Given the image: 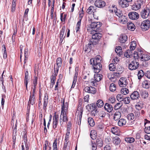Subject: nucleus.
Wrapping results in <instances>:
<instances>
[{
    "label": "nucleus",
    "mask_w": 150,
    "mask_h": 150,
    "mask_svg": "<svg viewBox=\"0 0 150 150\" xmlns=\"http://www.w3.org/2000/svg\"><path fill=\"white\" fill-rule=\"evenodd\" d=\"M150 26V21L148 20H145L143 21L141 24V27L143 31L148 30Z\"/></svg>",
    "instance_id": "5"
},
{
    "label": "nucleus",
    "mask_w": 150,
    "mask_h": 150,
    "mask_svg": "<svg viewBox=\"0 0 150 150\" xmlns=\"http://www.w3.org/2000/svg\"><path fill=\"white\" fill-rule=\"evenodd\" d=\"M115 63H111L109 66V70L111 71H114L115 70V65L114 64Z\"/></svg>",
    "instance_id": "51"
},
{
    "label": "nucleus",
    "mask_w": 150,
    "mask_h": 150,
    "mask_svg": "<svg viewBox=\"0 0 150 150\" xmlns=\"http://www.w3.org/2000/svg\"><path fill=\"white\" fill-rule=\"evenodd\" d=\"M62 116V121L63 122H67V121L68 119L67 117V112H61L60 117L61 118Z\"/></svg>",
    "instance_id": "37"
},
{
    "label": "nucleus",
    "mask_w": 150,
    "mask_h": 150,
    "mask_svg": "<svg viewBox=\"0 0 150 150\" xmlns=\"http://www.w3.org/2000/svg\"><path fill=\"white\" fill-rule=\"evenodd\" d=\"M128 16L129 19L134 20L138 19L139 17V14L135 11H132L129 12Z\"/></svg>",
    "instance_id": "9"
},
{
    "label": "nucleus",
    "mask_w": 150,
    "mask_h": 150,
    "mask_svg": "<svg viewBox=\"0 0 150 150\" xmlns=\"http://www.w3.org/2000/svg\"><path fill=\"white\" fill-rule=\"evenodd\" d=\"M84 90L86 92L93 94H95L96 92V88L93 87L91 86H86L85 87Z\"/></svg>",
    "instance_id": "11"
},
{
    "label": "nucleus",
    "mask_w": 150,
    "mask_h": 150,
    "mask_svg": "<svg viewBox=\"0 0 150 150\" xmlns=\"http://www.w3.org/2000/svg\"><path fill=\"white\" fill-rule=\"evenodd\" d=\"M114 8V10H112V12L114 13L115 14L119 17V18L121 16H122L123 13L121 11H120L119 9H117L116 8H115V9Z\"/></svg>",
    "instance_id": "18"
},
{
    "label": "nucleus",
    "mask_w": 150,
    "mask_h": 150,
    "mask_svg": "<svg viewBox=\"0 0 150 150\" xmlns=\"http://www.w3.org/2000/svg\"><path fill=\"white\" fill-rule=\"evenodd\" d=\"M127 28L130 30L133 31L135 29V26L134 25L130 22H129L127 23Z\"/></svg>",
    "instance_id": "26"
},
{
    "label": "nucleus",
    "mask_w": 150,
    "mask_h": 150,
    "mask_svg": "<svg viewBox=\"0 0 150 150\" xmlns=\"http://www.w3.org/2000/svg\"><path fill=\"white\" fill-rule=\"evenodd\" d=\"M48 96L47 94L45 93L44 95V102L43 103V109L46 110V107L47 105L48 102Z\"/></svg>",
    "instance_id": "24"
},
{
    "label": "nucleus",
    "mask_w": 150,
    "mask_h": 150,
    "mask_svg": "<svg viewBox=\"0 0 150 150\" xmlns=\"http://www.w3.org/2000/svg\"><path fill=\"white\" fill-rule=\"evenodd\" d=\"M121 116V112L119 111H116L114 115V119L116 121L118 120Z\"/></svg>",
    "instance_id": "27"
},
{
    "label": "nucleus",
    "mask_w": 150,
    "mask_h": 150,
    "mask_svg": "<svg viewBox=\"0 0 150 150\" xmlns=\"http://www.w3.org/2000/svg\"><path fill=\"white\" fill-rule=\"evenodd\" d=\"M121 93L122 94L126 95L128 93V89L126 88H123L121 89L120 91Z\"/></svg>",
    "instance_id": "47"
},
{
    "label": "nucleus",
    "mask_w": 150,
    "mask_h": 150,
    "mask_svg": "<svg viewBox=\"0 0 150 150\" xmlns=\"http://www.w3.org/2000/svg\"><path fill=\"white\" fill-rule=\"evenodd\" d=\"M142 4V2L140 0H138L132 6V9L134 11L138 10L141 8Z\"/></svg>",
    "instance_id": "8"
},
{
    "label": "nucleus",
    "mask_w": 150,
    "mask_h": 150,
    "mask_svg": "<svg viewBox=\"0 0 150 150\" xmlns=\"http://www.w3.org/2000/svg\"><path fill=\"white\" fill-rule=\"evenodd\" d=\"M54 115L53 117V122H58L59 121V115L58 114H56V112H55L54 114Z\"/></svg>",
    "instance_id": "52"
},
{
    "label": "nucleus",
    "mask_w": 150,
    "mask_h": 150,
    "mask_svg": "<svg viewBox=\"0 0 150 150\" xmlns=\"http://www.w3.org/2000/svg\"><path fill=\"white\" fill-rule=\"evenodd\" d=\"M119 68H117V71H118L117 73H115L116 74H120L122 73V72L123 71V68L121 66H120Z\"/></svg>",
    "instance_id": "64"
},
{
    "label": "nucleus",
    "mask_w": 150,
    "mask_h": 150,
    "mask_svg": "<svg viewBox=\"0 0 150 150\" xmlns=\"http://www.w3.org/2000/svg\"><path fill=\"white\" fill-rule=\"evenodd\" d=\"M127 121L126 119L124 118H121L118 120L117 124L118 126L120 127H122L125 125Z\"/></svg>",
    "instance_id": "23"
},
{
    "label": "nucleus",
    "mask_w": 150,
    "mask_h": 150,
    "mask_svg": "<svg viewBox=\"0 0 150 150\" xmlns=\"http://www.w3.org/2000/svg\"><path fill=\"white\" fill-rule=\"evenodd\" d=\"M132 51L130 50H128L125 52L124 56L127 58H130L131 57V56L132 55Z\"/></svg>",
    "instance_id": "41"
},
{
    "label": "nucleus",
    "mask_w": 150,
    "mask_h": 150,
    "mask_svg": "<svg viewBox=\"0 0 150 150\" xmlns=\"http://www.w3.org/2000/svg\"><path fill=\"white\" fill-rule=\"evenodd\" d=\"M119 20L120 23L123 24H125L127 22V19L126 17L125 16L122 15V16H121L119 18Z\"/></svg>",
    "instance_id": "32"
},
{
    "label": "nucleus",
    "mask_w": 150,
    "mask_h": 150,
    "mask_svg": "<svg viewBox=\"0 0 150 150\" xmlns=\"http://www.w3.org/2000/svg\"><path fill=\"white\" fill-rule=\"evenodd\" d=\"M95 5L98 8H103L105 5V2L101 0H98L95 1Z\"/></svg>",
    "instance_id": "14"
},
{
    "label": "nucleus",
    "mask_w": 150,
    "mask_h": 150,
    "mask_svg": "<svg viewBox=\"0 0 150 150\" xmlns=\"http://www.w3.org/2000/svg\"><path fill=\"white\" fill-rule=\"evenodd\" d=\"M112 141L113 144L115 145H119L121 142L120 138L117 136L113 137L112 139Z\"/></svg>",
    "instance_id": "25"
},
{
    "label": "nucleus",
    "mask_w": 150,
    "mask_h": 150,
    "mask_svg": "<svg viewBox=\"0 0 150 150\" xmlns=\"http://www.w3.org/2000/svg\"><path fill=\"white\" fill-rule=\"evenodd\" d=\"M91 24L88 27L87 30L89 32L95 31L99 28L101 26V23L100 22H92V20H90Z\"/></svg>",
    "instance_id": "3"
},
{
    "label": "nucleus",
    "mask_w": 150,
    "mask_h": 150,
    "mask_svg": "<svg viewBox=\"0 0 150 150\" xmlns=\"http://www.w3.org/2000/svg\"><path fill=\"white\" fill-rule=\"evenodd\" d=\"M115 51L117 54L120 56L122 53V49L121 47L120 46L116 47Z\"/></svg>",
    "instance_id": "34"
},
{
    "label": "nucleus",
    "mask_w": 150,
    "mask_h": 150,
    "mask_svg": "<svg viewBox=\"0 0 150 150\" xmlns=\"http://www.w3.org/2000/svg\"><path fill=\"white\" fill-rule=\"evenodd\" d=\"M125 140L127 142L132 143L134 141V139L133 137H127L125 139Z\"/></svg>",
    "instance_id": "50"
},
{
    "label": "nucleus",
    "mask_w": 150,
    "mask_h": 150,
    "mask_svg": "<svg viewBox=\"0 0 150 150\" xmlns=\"http://www.w3.org/2000/svg\"><path fill=\"white\" fill-rule=\"evenodd\" d=\"M66 29V27L65 26H63L62 27V28L61 30L60 33V35H59V37L62 38H64L65 36H64V34L65 32V30Z\"/></svg>",
    "instance_id": "44"
},
{
    "label": "nucleus",
    "mask_w": 150,
    "mask_h": 150,
    "mask_svg": "<svg viewBox=\"0 0 150 150\" xmlns=\"http://www.w3.org/2000/svg\"><path fill=\"white\" fill-rule=\"evenodd\" d=\"M67 14H65L63 16V13H61L60 14V19L62 22H64L67 18Z\"/></svg>",
    "instance_id": "53"
},
{
    "label": "nucleus",
    "mask_w": 150,
    "mask_h": 150,
    "mask_svg": "<svg viewBox=\"0 0 150 150\" xmlns=\"http://www.w3.org/2000/svg\"><path fill=\"white\" fill-rule=\"evenodd\" d=\"M117 100L120 101H122V100H123V94H118L117 96Z\"/></svg>",
    "instance_id": "60"
},
{
    "label": "nucleus",
    "mask_w": 150,
    "mask_h": 150,
    "mask_svg": "<svg viewBox=\"0 0 150 150\" xmlns=\"http://www.w3.org/2000/svg\"><path fill=\"white\" fill-rule=\"evenodd\" d=\"M97 145L99 147H101L103 145V142L102 139L99 137L96 140Z\"/></svg>",
    "instance_id": "38"
},
{
    "label": "nucleus",
    "mask_w": 150,
    "mask_h": 150,
    "mask_svg": "<svg viewBox=\"0 0 150 150\" xmlns=\"http://www.w3.org/2000/svg\"><path fill=\"white\" fill-rule=\"evenodd\" d=\"M118 3L120 6L123 8L126 7L129 5L128 2L125 0H119Z\"/></svg>",
    "instance_id": "21"
},
{
    "label": "nucleus",
    "mask_w": 150,
    "mask_h": 150,
    "mask_svg": "<svg viewBox=\"0 0 150 150\" xmlns=\"http://www.w3.org/2000/svg\"><path fill=\"white\" fill-rule=\"evenodd\" d=\"M96 44L94 42H91V39L90 40V41L88 43L87 45H86V49H86L85 51H87V50H88V49H91L92 45H95Z\"/></svg>",
    "instance_id": "36"
},
{
    "label": "nucleus",
    "mask_w": 150,
    "mask_h": 150,
    "mask_svg": "<svg viewBox=\"0 0 150 150\" xmlns=\"http://www.w3.org/2000/svg\"><path fill=\"white\" fill-rule=\"evenodd\" d=\"M96 104L98 107L101 108L104 105V102L102 100L99 99L97 101Z\"/></svg>",
    "instance_id": "45"
},
{
    "label": "nucleus",
    "mask_w": 150,
    "mask_h": 150,
    "mask_svg": "<svg viewBox=\"0 0 150 150\" xmlns=\"http://www.w3.org/2000/svg\"><path fill=\"white\" fill-rule=\"evenodd\" d=\"M30 96L29 100L28 102V105H29L30 104H31L32 105H33L35 103V99L34 95V93L31 95L30 93Z\"/></svg>",
    "instance_id": "19"
},
{
    "label": "nucleus",
    "mask_w": 150,
    "mask_h": 150,
    "mask_svg": "<svg viewBox=\"0 0 150 150\" xmlns=\"http://www.w3.org/2000/svg\"><path fill=\"white\" fill-rule=\"evenodd\" d=\"M23 138L24 140L23 143H24L26 150H28L29 149V148L27 143L28 139L27 134L26 133H23Z\"/></svg>",
    "instance_id": "22"
},
{
    "label": "nucleus",
    "mask_w": 150,
    "mask_h": 150,
    "mask_svg": "<svg viewBox=\"0 0 150 150\" xmlns=\"http://www.w3.org/2000/svg\"><path fill=\"white\" fill-rule=\"evenodd\" d=\"M101 34L99 33H96L92 35V38L91 39V42L97 44L99 41L101 37Z\"/></svg>",
    "instance_id": "6"
},
{
    "label": "nucleus",
    "mask_w": 150,
    "mask_h": 150,
    "mask_svg": "<svg viewBox=\"0 0 150 150\" xmlns=\"http://www.w3.org/2000/svg\"><path fill=\"white\" fill-rule=\"evenodd\" d=\"M136 42L135 41H133L132 42L129 47L130 50L131 51L134 50L136 46Z\"/></svg>",
    "instance_id": "43"
},
{
    "label": "nucleus",
    "mask_w": 150,
    "mask_h": 150,
    "mask_svg": "<svg viewBox=\"0 0 150 150\" xmlns=\"http://www.w3.org/2000/svg\"><path fill=\"white\" fill-rule=\"evenodd\" d=\"M133 57L135 59H138L139 58L143 61L148 60L150 59V57L146 54L143 51H139L138 52H134Z\"/></svg>",
    "instance_id": "2"
},
{
    "label": "nucleus",
    "mask_w": 150,
    "mask_h": 150,
    "mask_svg": "<svg viewBox=\"0 0 150 150\" xmlns=\"http://www.w3.org/2000/svg\"><path fill=\"white\" fill-rule=\"evenodd\" d=\"M28 71H26L25 74V78L24 79L25 84L26 86V88H27V85L28 83Z\"/></svg>",
    "instance_id": "33"
},
{
    "label": "nucleus",
    "mask_w": 150,
    "mask_h": 150,
    "mask_svg": "<svg viewBox=\"0 0 150 150\" xmlns=\"http://www.w3.org/2000/svg\"><path fill=\"white\" fill-rule=\"evenodd\" d=\"M122 101H123L125 104H128L130 103V99L129 97H126L123 98V100H122Z\"/></svg>",
    "instance_id": "49"
},
{
    "label": "nucleus",
    "mask_w": 150,
    "mask_h": 150,
    "mask_svg": "<svg viewBox=\"0 0 150 150\" xmlns=\"http://www.w3.org/2000/svg\"><path fill=\"white\" fill-rule=\"evenodd\" d=\"M132 61L129 65V69L131 70H133L137 69L139 66V63L137 61L136 59Z\"/></svg>",
    "instance_id": "7"
},
{
    "label": "nucleus",
    "mask_w": 150,
    "mask_h": 150,
    "mask_svg": "<svg viewBox=\"0 0 150 150\" xmlns=\"http://www.w3.org/2000/svg\"><path fill=\"white\" fill-rule=\"evenodd\" d=\"M122 106V103H117L114 107V109L115 110H117L119 109Z\"/></svg>",
    "instance_id": "54"
},
{
    "label": "nucleus",
    "mask_w": 150,
    "mask_h": 150,
    "mask_svg": "<svg viewBox=\"0 0 150 150\" xmlns=\"http://www.w3.org/2000/svg\"><path fill=\"white\" fill-rule=\"evenodd\" d=\"M144 75V72L143 70H141L139 71L138 73V79H140Z\"/></svg>",
    "instance_id": "46"
},
{
    "label": "nucleus",
    "mask_w": 150,
    "mask_h": 150,
    "mask_svg": "<svg viewBox=\"0 0 150 150\" xmlns=\"http://www.w3.org/2000/svg\"><path fill=\"white\" fill-rule=\"evenodd\" d=\"M140 94L141 96L144 98H147L149 96L148 92L145 90L141 91L140 92Z\"/></svg>",
    "instance_id": "31"
},
{
    "label": "nucleus",
    "mask_w": 150,
    "mask_h": 150,
    "mask_svg": "<svg viewBox=\"0 0 150 150\" xmlns=\"http://www.w3.org/2000/svg\"><path fill=\"white\" fill-rule=\"evenodd\" d=\"M115 101V98L113 96H111L110 97L108 100L109 102L111 103H114Z\"/></svg>",
    "instance_id": "59"
},
{
    "label": "nucleus",
    "mask_w": 150,
    "mask_h": 150,
    "mask_svg": "<svg viewBox=\"0 0 150 150\" xmlns=\"http://www.w3.org/2000/svg\"><path fill=\"white\" fill-rule=\"evenodd\" d=\"M127 37L125 34L122 35L119 38V40L120 42L123 43L126 42L127 40Z\"/></svg>",
    "instance_id": "28"
},
{
    "label": "nucleus",
    "mask_w": 150,
    "mask_h": 150,
    "mask_svg": "<svg viewBox=\"0 0 150 150\" xmlns=\"http://www.w3.org/2000/svg\"><path fill=\"white\" fill-rule=\"evenodd\" d=\"M106 113L104 111H101L99 114V117L100 119H103L104 118L106 115Z\"/></svg>",
    "instance_id": "40"
},
{
    "label": "nucleus",
    "mask_w": 150,
    "mask_h": 150,
    "mask_svg": "<svg viewBox=\"0 0 150 150\" xmlns=\"http://www.w3.org/2000/svg\"><path fill=\"white\" fill-rule=\"evenodd\" d=\"M96 11V9L95 7L93 6H90L87 9L86 12L88 14H92V13H93Z\"/></svg>",
    "instance_id": "30"
},
{
    "label": "nucleus",
    "mask_w": 150,
    "mask_h": 150,
    "mask_svg": "<svg viewBox=\"0 0 150 150\" xmlns=\"http://www.w3.org/2000/svg\"><path fill=\"white\" fill-rule=\"evenodd\" d=\"M104 127V125L102 123H100L97 125V128L98 129H103Z\"/></svg>",
    "instance_id": "63"
},
{
    "label": "nucleus",
    "mask_w": 150,
    "mask_h": 150,
    "mask_svg": "<svg viewBox=\"0 0 150 150\" xmlns=\"http://www.w3.org/2000/svg\"><path fill=\"white\" fill-rule=\"evenodd\" d=\"M68 105V103L67 102L64 103V100L62 107L61 112H67Z\"/></svg>",
    "instance_id": "20"
},
{
    "label": "nucleus",
    "mask_w": 150,
    "mask_h": 150,
    "mask_svg": "<svg viewBox=\"0 0 150 150\" xmlns=\"http://www.w3.org/2000/svg\"><path fill=\"white\" fill-rule=\"evenodd\" d=\"M128 84L125 77L121 78L119 82V85L121 87H125Z\"/></svg>",
    "instance_id": "12"
},
{
    "label": "nucleus",
    "mask_w": 150,
    "mask_h": 150,
    "mask_svg": "<svg viewBox=\"0 0 150 150\" xmlns=\"http://www.w3.org/2000/svg\"><path fill=\"white\" fill-rule=\"evenodd\" d=\"M149 13V9L146 8L142 10L141 12V16L143 19L146 18L148 17Z\"/></svg>",
    "instance_id": "10"
},
{
    "label": "nucleus",
    "mask_w": 150,
    "mask_h": 150,
    "mask_svg": "<svg viewBox=\"0 0 150 150\" xmlns=\"http://www.w3.org/2000/svg\"><path fill=\"white\" fill-rule=\"evenodd\" d=\"M94 72L96 73L94 75V79H91L90 82L91 84L93 86H95L97 84V82L99 81L102 79L103 76L101 74H98L99 72Z\"/></svg>",
    "instance_id": "4"
},
{
    "label": "nucleus",
    "mask_w": 150,
    "mask_h": 150,
    "mask_svg": "<svg viewBox=\"0 0 150 150\" xmlns=\"http://www.w3.org/2000/svg\"><path fill=\"white\" fill-rule=\"evenodd\" d=\"M90 135L91 138L93 139L94 140L96 138V132L94 130H91L90 134Z\"/></svg>",
    "instance_id": "42"
},
{
    "label": "nucleus",
    "mask_w": 150,
    "mask_h": 150,
    "mask_svg": "<svg viewBox=\"0 0 150 150\" xmlns=\"http://www.w3.org/2000/svg\"><path fill=\"white\" fill-rule=\"evenodd\" d=\"M117 127H113L111 128V132L113 134L117 135Z\"/></svg>",
    "instance_id": "57"
},
{
    "label": "nucleus",
    "mask_w": 150,
    "mask_h": 150,
    "mask_svg": "<svg viewBox=\"0 0 150 150\" xmlns=\"http://www.w3.org/2000/svg\"><path fill=\"white\" fill-rule=\"evenodd\" d=\"M150 122L146 120V122H144L145 128L144 131L146 133L149 134H150Z\"/></svg>",
    "instance_id": "13"
},
{
    "label": "nucleus",
    "mask_w": 150,
    "mask_h": 150,
    "mask_svg": "<svg viewBox=\"0 0 150 150\" xmlns=\"http://www.w3.org/2000/svg\"><path fill=\"white\" fill-rule=\"evenodd\" d=\"M88 120L89 125L90 126L93 127L95 125V122L92 118L88 117Z\"/></svg>",
    "instance_id": "39"
},
{
    "label": "nucleus",
    "mask_w": 150,
    "mask_h": 150,
    "mask_svg": "<svg viewBox=\"0 0 150 150\" xmlns=\"http://www.w3.org/2000/svg\"><path fill=\"white\" fill-rule=\"evenodd\" d=\"M134 118V115L132 113H130L127 116V118L129 121L133 120Z\"/></svg>",
    "instance_id": "56"
},
{
    "label": "nucleus",
    "mask_w": 150,
    "mask_h": 150,
    "mask_svg": "<svg viewBox=\"0 0 150 150\" xmlns=\"http://www.w3.org/2000/svg\"><path fill=\"white\" fill-rule=\"evenodd\" d=\"M53 150H57V139H55L53 144Z\"/></svg>",
    "instance_id": "55"
},
{
    "label": "nucleus",
    "mask_w": 150,
    "mask_h": 150,
    "mask_svg": "<svg viewBox=\"0 0 150 150\" xmlns=\"http://www.w3.org/2000/svg\"><path fill=\"white\" fill-rule=\"evenodd\" d=\"M87 109L88 111H93L95 110V112H97V110H96V106L95 104L92 103L90 105H88L86 106Z\"/></svg>",
    "instance_id": "17"
},
{
    "label": "nucleus",
    "mask_w": 150,
    "mask_h": 150,
    "mask_svg": "<svg viewBox=\"0 0 150 150\" xmlns=\"http://www.w3.org/2000/svg\"><path fill=\"white\" fill-rule=\"evenodd\" d=\"M81 21H79L77 23L76 28V32L79 31L81 26Z\"/></svg>",
    "instance_id": "61"
},
{
    "label": "nucleus",
    "mask_w": 150,
    "mask_h": 150,
    "mask_svg": "<svg viewBox=\"0 0 150 150\" xmlns=\"http://www.w3.org/2000/svg\"><path fill=\"white\" fill-rule=\"evenodd\" d=\"M62 64V59L61 57L58 58L56 60V64L57 66H60Z\"/></svg>",
    "instance_id": "58"
},
{
    "label": "nucleus",
    "mask_w": 150,
    "mask_h": 150,
    "mask_svg": "<svg viewBox=\"0 0 150 150\" xmlns=\"http://www.w3.org/2000/svg\"><path fill=\"white\" fill-rule=\"evenodd\" d=\"M100 56H98L95 58H92L90 60V63L93 65L94 71L97 72H100L101 69L102 65L100 63Z\"/></svg>",
    "instance_id": "1"
},
{
    "label": "nucleus",
    "mask_w": 150,
    "mask_h": 150,
    "mask_svg": "<svg viewBox=\"0 0 150 150\" xmlns=\"http://www.w3.org/2000/svg\"><path fill=\"white\" fill-rule=\"evenodd\" d=\"M150 82L147 80H145L142 83V87L148 89L150 87Z\"/></svg>",
    "instance_id": "29"
},
{
    "label": "nucleus",
    "mask_w": 150,
    "mask_h": 150,
    "mask_svg": "<svg viewBox=\"0 0 150 150\" xmlns=\"http://www.w3.org/2000/svg\"><path fill=\"white\" fill-rule=\"evenodd\" d=\"M38 77L36 76L34 77V79L33 80V83L34 85V87H35V88L36 87V86L38 84Z\"/></svg>",
    "instance_id": "62"
},
{
    "label": "nucleus",
    "mask_w": 150,
    "mask_h": 150,
    "mask_svg": "<svg viewBox=\"0 0 150 150\" xmlns=\"http://www.w3.org/2000/svg\"><path fill=\"white\" fill-rule=\"evenodd\" d=\"M91 76V75L89 72L88 73H87V72L86 73H84L83 75L82 76L84 79H88L89 80Z\"/></svg>",
    "instance_id": "35"
},
{
    "label": "nucleus",
    "mask_w": 150,
    "mask_h": 150,
    "mask_svg": "<svg viewBox=\"0 0 150 150\" xmlns=\"http://www.w3.org/2000/svg\"><path fill=\"white\" fill-rule=\"evenodd\" d=\"M140 97L139 94L137 91L133 92L130 95V98L132 100H136L139 99Z\"/></svg>",
    "instance_id": "15"
},
{
    "label": "nucleus",
    "mask_w": 150,
    "mask_h": 150,
    "mask_svg": "<svg viewBox=\"0 0 150 150\" xmlns=\"http://www.w3.org/2000/svg\"><path fill=\"white\" fill-rule=\"evenodd\" d=\"M104 108L105 110L109 112H111L113 110V107L112 106L108 103H105Z\"/></svg>",
    "instance_id": "16"
},
{
    "label": "nucleus",
    "mask_w": 150,
    "mask_h": 150,
    "mask_svg": "<svg viewBox=\"0 0 150 150\" xmlns=\"http://www.w3.org/2000/svg\"><path fill=\"white\" fill-rule=\"evenodd\" d=\"M109 89L110 91L113 92L116 89V86L113 83H112L110 84L109 87Z\"/></svg>",
    "instance_id": "48"
}]
</instances>
